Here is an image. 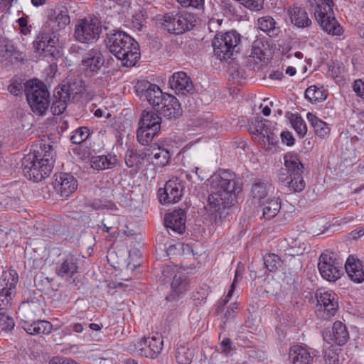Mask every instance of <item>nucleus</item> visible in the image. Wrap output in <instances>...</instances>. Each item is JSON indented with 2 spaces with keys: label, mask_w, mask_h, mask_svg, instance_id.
Listing matches in <instances>:
<instances>
[{
  "label": "nucleus",
  "mask_w": 364,
  "mask_h": 364,
  "mask_svg": "<svg viewBox=\"0 0 364 364\" xmlns=\"http://www.w3.org/2000/svg\"><path fill=\"white\" fill-rule=\"evenodd\" d=\"M241 191L242 184L236 175L229 171H223L212 177L208 205L217 213L216 217L225 218L228 210L236 202V196Z\"/></svg>",
  "instance_id": "obj_1"
},
{
  "label": "nucleus",
  "mask_w": 364,
  "mask_h": 364,
  "mask_svg": "<svg viewBox=\"0 0 364 364\" xmlns=\"http://www.w3.org/2000/svg\"><path fill=\"white\" fill-rule=\"evenodd\" d=\"M53 146L41 143L33 152L22 159V170L29 180L39 182L47 178L51 173L55 160Z\"/></svg>",
  "instance_id": "obj_2"
},
{
  "label": "nucleus",
  "mask_w": 364,
  "mask_h": 364,
  "mask_svg": "<svg viewBox=\"0 0 364 364\" xmlns=\"http://www.w3.org/2000/svg\"><path fill=\"white\" fill-rule=\"evenodd\" d=\"M55 16L50 18L42 28L33 46L36 50L44 56H54L58 52L57 44L59 42L58 31L65 28L70 22L66 9L55 11Z\"/></svg>",
  "instance_id": "obj_3"
},
{
  "label": "nucleus",
  "mask_w": 364,
  "mask_h": 364,
  "mask_svg": "<svg viewBox=\"0 0 364 364\" xmlns=\"http://www.w3.org/2000/svg\"><path fill=\"white\" fill-rule=\"evenodd\" d=\"M107 48L122 64L132 67L140 58L138 43L127 33L120 30H112L107 33L105 39Z\"/></svg>",
  "instance_id": "obj_4"
},
{
  "label": "nucleus",
  "mask_w": 364,
  "mask_h": 364,
  "mask_svg": "<svg viewBox=\"0 0 364 364\" xmlns=\"http://www.w3.org/2000/svg\"><path fill=\"white\" fill-rule=\"evenodd\" d=\"M309 6L315 7L314 16L322 28L328 34L341 36L343 28L333 16V0H309Z\"/></svg>",
  "instance_id": "obj_5"
},
{
  "label": "nucleus",
  "mask_w": 364,
  "mask_h": 364,
  "mask_svg": "<svg viewBox=\"0 0 364 364\" xmlns=\"http://www.w3.org/2000/svg\"><path fill=\"white\" fill-rule=\"evenodd\" d=\"M24 92L32 111L40 116L46 114L50 104V95L46 85L38 80L24 84Z\"/></svg>",
  "instance_id": "obj_6"
},
{
  "label": "nucleus",
  "mask_w": 364,
  "mask_h": 364,
  "mask_svg": "<svg viewBox=\"0 0 364 364\" xmlns=\"http://www.w3.org/2000/svg\"><path fill=\"white\" fill-rule=\"evenodd\" d=\"M240 35L235 31L218 33L212 42L214 53L221 60L234 58L240 50Z\"/></svg>",
  "instance_id": "obj_7"
},
{
  "label": "nucleus",
  "mask_w": 364,
  "mask_h": 364,
  "mask_svg": "<svg viewBox=\"0 0 364 364\" xmlns=\"http://www.w3.org/2000/svg\"><path fill=\"white\" fill-rule=\"evenodd\" d=\"M248 131L251 134L259 137V143L266 149L269 150L275 146L278 139V130L272 123L261 117H255L249 124Z\"/></svg>",
  "instance_id": "obj_8"
},
{
  "label": "nucleus",
  "mask_w": 364,
  "mask_h": 364,
  "mask_svg": "<svg viewBox=\"0 0 364 364\" xmlns=\"http://www.w3.org/2000/svg\"><path fill=\"white\" fill-rule=\"evenodd\" d=\"M101 32L100 21L95 16H88L77 20L74 36L78 42L90 44L97 41Z\"/></svg>",
  "instance_id": "obj_9"
},
{
  "label": "nucleus",
  "mask_w": 364,
  "mask_h": 364,
  "mask_svg": "<svg viewBox=\"0 0 364 364\" xmlns=\"http://www.w3.org/2000/svg\"><path fill=\"white\" fill-rule=\"evenodd\" d=\"M193 16L188 13H168L161 19V28L170 33L180 35L194 26Z\"/></svg>",
  "instance_id": "obj_10"
},
{
  "label": "nucleus",
  "mask_w": 364,
  "mask_h": 364,
  "mask_svg": "<svg viewBox=\"0 0 364 364\" xmlns=\"http://www.w3.org/2000/svg\"><path fill=\"white\" fill-rule=\"evenodd\" d=\"M73 91V86L67 87L66 85L57 87L54 90L53 102L50 107V111L53 115L62 114L65 110L68 102L71 97L75 101L80 100V96L84 92V88L81 87L77 92Z\"/></svg>",
  "instance_id": "obj_11"
},
{
  "label": "nucleus",
  "mask_w": 364,
  "mask_h": 364,
  "mask_svg": "<svg viewBox=\"0 0 364 364\" xmlns=\"http://www.w3.org/2000/svg\"><path fill=\"white\" fill-rule=\"evenodd\" d=\"M284 165L291 172V179L289 181L287 188L290 191H301L305 187V182L302 176L304 166L298 154H287L284 156Z\"/></svg>",
  "instance_id": "obj_12"
},
{
  "label": "nucleus",
  "mask_w": 364,
  "mask_h": 364,
  "mask_svg": "<svg viewBox=\"0 0 364 364\" xmlns=\"http://www.w3.org/2000/svg\"><path fill=\"white\" fill-rule=\"evenodd\" d=\"M318 268L321 277L329 282H335L342 274V263L336 259L333 252L322 253L319 257Z\"/></svg>",
  "instance_id": "obj_13"
},
{
  "label": "nucleus",
  "mask_w": 364,
  "mask_h": 364,
  "mask_svg": "<svg viewBox=\"0 0 364 364\" xmlns=\"http://www.w3.org/2000/svg\"><path fill=\"white\" fill-rule=\"evenodd\" d=\"M136 346L141 355L155 358L161 353L164 340L161 335L156 333L152 336L141 338L137 342Z\"/></svg>",
  "instance_id": "obj_14"
},
{
  "label": "nucleus",
  "mask_w": 364,
  "mask_h": 364,
  "mask_svg": "<svg viewBox=\"0 0 364 364\" xmlns=\"http://www.w3.org/2000/svg\"><path fill=\"white\" fill-rule=\"evenodd\" d=\"M183 185L177 178L168 181L164 188L158 191L159 199L161 203H176L183 196Z\"/></svg>",
  "instance_id": "obj_15"
},
{
  "label": "nucleus",
  "mask_w": 364,
  "mask_h": 364,
  "mask_svg": "<svg viewBox=\"0 0 364 364\" xmlns=\"http://www.w3.org/2000/svg\"><path fill=\"white\" fill-rule=\"evenodd\" d=\"M55 181L53 188L55 193L63 198H68L77 188V181L76 178L68 173H60L55 174Z\"/></svg>",
  "instance_id": "obj_16"
},
{
  "label": "nucleus",
  "mask_w": 364,
  "mask_h": 364,
  "mask_svg": "<svg viewBox=\"0 0 364 364\" xmlns=\"http://www.w3.org/2000/svg\"><path fill=\"white\" fill-rule=\"evenodd\" d=\"M191 289L189 278L182 272H178L171 283V291L166 295L165 299L168 302L177 301L183 298Z\"/></svg>",
  "instance_id": "obj_17"
},
{
  "label": "nucleus",
  "mask_w": 364,
  "mask_h": 364,
  "mask_svg": "<svg viewBox=\"0 0 364 364\" xmlns=\"http://www.w3.org/2000/svg\"><path fill=\"white\" fill-rule=\"evenodd\" d=\"M316 297L319 310L323 309L326 318L333 316L337 312L338 304L336 300V294L332 291L318 289L316 291Z\"/></svg>",
  "instance_id": "obj_18"
},
{
  "label": "nucleus",
  "mask_w": 364,
  "mask_h": 364,
  "mask_svg": "<svg viewBox=\"0 0 364 364\" xmlns=\"http://www.w3.org/2000/svg\"><path fill=\"white\" fill-rule=\"evenodd\" d=\"M105 63L104 56L98 48L87 50L82 56V65L87 73L95 74Z\"/></svg>",
  "instance_id": "obj_19"
},
{
  "label": "nucleus",
  "mask_w": 364,
  "mask_h": 364,
  "mask_svg": "<svg viewBox=\"0 0 364 364\" xmlns=\"http://www.w3.org/2000/svg\"><path fill=\"white\" fill-rule=\"evenodd\" d=\"M163 102L156 109L160 117L168 119H177L182 114L181 105L178 99L172 95H165Z\"/></svg>",
  "instance_id": "obj_20"
},
{
  "label": "nucleus",
  "mask_w": 364,
  "mask_h": 364,
  "mask_svg": "<svg viewBox=\"0 0 364 364\" xmlns=\"http://www.w3.org/2000/svg\"><path fill=\"white\" fill-rule=\"evenodd\" d=\"M169 85L178 95H186L193 90V85L185 72L174 73L169 79Z\"/></svg>",
  "instance_id": "obj_21"
},
{
  "label": "nucleus",
  "mask_w": 364,
  "mask_h": 364,
  "mask_svg": "<svg viewBox=\"0 0 364 364\" xmlns=\"http://www.w3.org/2000/svg\"><path fill=\"white\" fill-rule=\"evenodd\" d=\"M349 338L348 331L344 323L340 321L334 322L331 331L323 333V340L328 343H335L338 346L344 345Z\"/></svg>",
  "instance_id": "obj_22"
},
{
  "label": "nucleus",
  "mask_w": 364,
  "mask_h": 364,
  "mask_svg": "<svg viewBox=\"0 0 364 364\" xmlns=\"http://www.w3.org/2000/svg\"><path fill=\"white\" fill-rule=\"evenodd\" d=\"M315 356L314 350L306 346L295 345L289 350V360L292 364H313Z\"/></svg>",
  "instance_id": "obj_23"
},
{
  "label": "nucleus",
  "mask_w": 364,
  "mask_h": 364,
  "mask_svg": "<svg viewBox=\"0 0 364 364\" xmlns=\"http://www.w3.org/2000/svg\"><path fill=\"white\" fill-rule=\"evenodd\" d=\"M78 270V258L76 255L69 253L62 259L56 268V274L62 278H71Z\"/></svg>",
  "instance_id": "obj_24"
},
{
  "label": "nucleus",
  "mask_w": 364,
  "mask_h": 364,
  "mask_svg": "<svg viewBox=\"0 0 364 364\" xmlns=\"http://www.w3.org/2000/svg\"><path fill=\"white\" fill-rule=\"evenodd\" d=\"M346 272L349 277L357 283L364 281V261L355 255H350L345 264Z\"/></svg>",
  "instance_id": "obj_25"
},
{
  "label": "nucleus",
  "mask_w": 364,
  "mask_h": 364,
  "mask_svg": "<svg viewBox=\"0 0 364 364\" xmlns=\"http://www.w3.org/2000/svg\"><path fill=\"white\" fill-rule=\"evenodd\" d=\"M186 219L185 211L180 208L166 214L164 223L167 228H170L176 232L182 233L185 230Z\"/></svg>",
  "instance_id": "obj_26"
},
{
  "label": "nucleus",
  "mask_w": 364,
  "mask_h": 364,
  "mask_svg": "<svg viewBox=\"0 0 364 364\" xmlns=\"http://www.w3.org/2000/svg\"><path fill=\"white\" fill-rule=\"evenodd\" d=\"M287 14L291 23L298 28H307L311 25L307 12L301 6L294 4L288 9Z\"/></svg>",
  "instance_id": "obj_27"
},
{
  "label": "nucleus",
  "mask_w": 364,
  "mask_h": 364,
  "mask_svg": "<svg viewBox=\"0 0 364 364\" xmlns=\"http://www.w3.org/2000/svg\"><path fill=\"white\" fill-rule=\"evenodd\" d=\"M11 277V281L6 284V287L3 288L0 291V311H6L8 307L11 306L12 295L18 282V276L16 272L9 273Z\"/></svg>",
  "instance_id": "obj_28"
},
{
  "label": "nucleus",
  "mask_w": 364,
  "mask_h": 364,
  "mask_svg": "<svg viewBox=\"0 0 364 364\" xmlns=\"http://www.w3.org/2000/svg\"><path fill=\"white\" fill-rule=\"evenodd\" d=\"M90 161L91 167L97 171L113 168L118 164L117 156L111 154L93 156L90 158Z\"/></svg>",
  "instance_id": "obj_29"
},
{
  "label": "nucleus",
  "mask_w": 364,
  "mask_h": 364,
  "mask_svg": "<svg viewBox=\"0 0 364 364\" xmlns=\"http://www.w3.org/2000/svg\"><path fill=\"white\" fill-rule=\"evenodd\" d=\"M52 324L45 320H33L32 321H23V328L29 334H48L52 331Z\"/></svg>",
  "instance_id": "obj_30"
},
{
  "label": "nucleus",
  "mask_w": 364,
  "mask_h": 364,
  "mask_svg": "<svg viewBox=\"0 0 364 364\" xmlns=\"http://www.w3.org/2000/svg\"><path fill=\"white\" fill-rule=\"evenodd\" d=\"M161 123V117L152 111L144 110L139 121V127L149 129L151 132L155 131L159 132Z\"/></svg>",
  "instance_id": "obj_31"
},
{
  "label": "nucleus",
  "mask_w": 364,
  "mask_h": 364,
  "mask_svg": "<svg viewBox=\"0 0 364 364\" xmlns=\"http://www.w3.org/2000/svg\"><path fill=\"white\" fill-rule=\"evenodd\" d=\"M168 95L164 93L155 84H149L144 93V97L155 109L163 102L165 95Z\"/></svg>",
  "instance_id": "obj_32"
},
{
  "label": "nucleus",
  "mask_w": 364,
  "mask_h": 364,
  "mask_svg": "<svg viewBox=\"0 0 364 364\" xmlns=\"http://www.w3.org/2000/svg\"><path fill=\"white\" fill-rule=\"evenodd\" d=\"M306 117L317 136L321 139H326L329 136L331 128L326 122L320 119L311 112H308Z\"/></svg>",
  "instance_id": "obj_33"
},
{
  "label": "nucleus",
  "mask_w": 364,
  "mask_h": 364,
  "mask_svg": "<svg viewBox=\"0 0 364 364\" xmlns=\"http://www.w3.org/2000/svg\"><path fill=\"white\" fill-rule=\"evenodd\" d=\"M147 151L146 156H153V159H154L153 163L157 166H164L169 161L171 156L169 151L166 149L155 145L154 146H151Z\"/></svg>",
  "instance_id": "obj_34"
},
{
  "label": "nucleus",
  "mask_w": 364,
  "mask_h": 364,
  "mask_svg": "<svg viewBox=\"0 0 364 364\" xmlns=\"http://www.w3.org/2000/svg\"><path fill=\"white\" fill-rule=\"evenodd\" d=\"M259 205L263 206L264 218L268 220L275 217L281 209V202L279 198H268Z\"/></svg>",
  "instance_id": "obj_35"
},
{
  "label": "nucleus",
  "mask_w": 364,
  "mask_h": 364,
  "mask_svg": "<svg viewBox=\"0 0 364 364\" xmlns=\"http://www.w3.org/2000/svg\"><path fill=\"white\" fill-rule=\"evenodd\" d=\"M24 318L23 321H32L41 313L40 304L35 301L23 303L19 309Z\"/></svg>",
  "instance_id": "obj_36"
},
{
  "label": "nucleus",
  "mask_w": 364,
  "mask_h": 364,
  "mask_svg": "<svg viewBox=\"0 0 364 364\" xmlns=\"http://www.w3.org/2000/svg\"><path fill=\"white\" fill-rule=\"evenodd\" d=\"M257 24L259 28L266 33L269 37H275L279 34V29L275 26V21L269 16L259 18Z\"/></svg>",
  "instance_id": "obj_37"
},
{
  "label": "nucleus",
  "mask_w": 364,
  "mask_h": 364,
  "mask_svg": "<svg viewBox=\"0 0 364 364\" xmlns=\"http://www.w3.org/2000/svg\"><path fill=\"white\" fill-rule=\"evenodd\" d=\"M251 194L255 203L259 204L264 202L268 194V183L257 181L253 183Z\"/></svg>",
  "instance_id": "obj_38"
},
{
  "label": "nucleus",
  "mask_w": 364,
  "mask_h": 364,
  "mask_svg": "<svg viewBox=\"0 0 364 364\" xmlns=\"http://www.w3.org/2000/svg\"><path fill=\"white\" fill-rule=\"evenodd\" d=\"M193 351L186 343L180 344L176 350V360L178 364H191Z\"/></svg>",
  "instance_id": "obj_39"
},
{
  "label": "nucleus",
  "mask_w": 364,
  "mask_h": 364,
  "mask_svg": "<svg viewBox=\"0 0 364 364\" xmlns=\"http://www.w3.org/2000/svg\"><path fill=\"white\" fill-rule=\"evenodd\" d=\"M287 117L298 136L299 138L304 137L307 133V126L302 117L297 114L289 112L287 113Z\"/></svg>",
  "instance_id": "obj_40"
},
{
  "label": "nucleus",
  "mask_w": 364,
  "mask_h": 364,
  "mask_svg": "<svg viewBox=\"0 0 364 364\" xmlns=\"http://www.w3.org/2000/svg\"><path fill=\"white\" fill-rule=\"evenodd\" d=\"M305 97L311 102H316L325 100L326 95L324 92L323 87L311 85L306 90Z\"/></svg>",
  "instance_id": "obj_41"
},
{
  "label": "nucleus",
  "mask_w": 364,
  "mask_h": 364,
  "mask_svg": "<svg viewBox=\"0 0 364 364\" xmlns=\"http://www.w3.org/2000/svg\"><path fill=\"white\" fill-rule=\"evenodd\" d=\"M158 133L159 132H151L149 129L139 127L136 133L137 140L141 145L148 146Z\"/></svg>",
  "instance_id": "obj_42"
},
{
  "label": "nucleus",
  "mask_w": 364,
  "mask_h": 364,
  "mask_svg": "<svg viewBox=\"0 0 364 364\" xmlns=\"http://www.w3.org/2000/svg\"><path fill=\"white\" fill-rule=\"evenodd\" d=\"M264 264L269 272L277 271L282 265L280 257L274 253L266 254L263 257Z\"/></svg>",
  "instance_id": "obj_43"
},
{
  "label": "nucleus",
  "mask_w": 364,
  "mask_h": 364,
  "mask_svg": "<svg viewBox=\"0 0 364 364\" xmlns=\"http://www.w3.org/2000/svg\"><path fill=\"white\" fill-rule=\"evenodd\" d=\"M15 51L14 47L4 37L0 36V61L10 58Z\"/></svg>",
  "instance_id": "obj_44"
},
{
  "label": "nucleus",
  "mask_w": 364,
  "mask_h": 364,
  "mask_svg": "<svg viewBox=\"0 0 364 364\" xmlns=\"http://www.w3.org/2000/svg\"><path fill=\"white\" fill-rule=\"evenodd\" d=\"M90 134V129L87 127H81L73 132L70 140L73 144H80L88 138Z\"/></svg>",
  "instance_id": "obj_45"
},
{
  "label": "nucleus",
  "mask_w": 364,
  "mask_h": 364,
  "mask_svg": "<svg viewBox=\"0 0 364 364\" xmlns=\"http://www.w3.org/2000/svg\"><path fill=\"white\" fill-rule=\"evenodd\" d=\"M15 326L13 318L6 314V311L0 312V328L2 331H9Z\"/></svg>",
  "instance_id": "obj_46"
},
{
  "label": "nucleus",
  "mask_w": 364,
  "mask_h": 364,
  "mask_svg": "<svg viewBox=\"0 0 364 364\" xmlns=\"http://www.w3.org/2000/svg\"><path fill=\"white\" fill-rule=\"evenodd\" d=\"M235 349V346L229 338H225L220 345V350L218 351L223 354L225 357H230L232 355V351Z\"/></svg>",
  "instance_id": "obj_47"
},
{
  "label": "nucleus",
  "mask_w": 364,
  "mask_h": 364,
  "mask_svg": "<svg viewBox=\"0 0 364 364\" xmlns=\"http://www.w3.org/2000/svg\"><path fill=\"white\" fill-rule=\"evenodd\" d=\"M146 13L143 10H139L132 16V23L138 30H141L146 22Z\"/></svg>",
  "instance_id": "obj_48"
},
{
  "label": "nucleus",
  "mask_w": 364,
  "mask_h": 364,
  "mask_svg": "<svg viewBox=\"0 0 364 364\" xmlns=\"http://www.w3.org/2000/svg\"><path fill=\"white\" fill-rule=\"evenodd\" d=\"M177 269L171 265H166L163 267L161 279L164 284L173 280L175 275H178Z\"/></svg>",
  "instance_id": "obj_49"
},
{
  "label": "nucleus",
  "mask_w": 364,
  "mask_h": 364,
  "mask_svg": "<svg viewBox=\"0 0 364 364\" xmlns=\"http://www.w3.org/2000/svg\"><path fill=\"white\" fill-rule=\"evenodd\" d=\"M183 7H192L198 10H203L204 0H178Z\"/></svg>",
  "instance_id": "obj_50"
},
{
  "label": "nucleus",
  "mask_w": 364,
  "mask_h": 364,
  "mask_svg": "<svg viewBox=\"0 0 364 364\" xmlns=\"http://www.w3.org/2000/svg\"><path fill=\"white\" fill-rule=\"evenodd\" d=\"M291 179V172L286 167L282 168L278 174L279 182L284 186L287 187L289 185V181Z\"/></svg>",
  "instance_id": "obj_51"
},
{
  "label": "nucleus",
  "mask_w": 364,
  "mask_h": 364,
  "mask_svg": "<svg viewBox=\"0 0 364 364\" xmlns=\"http://www.w3.org/2000/svg\"><path fill=\"white\" fill-rule=\"evenodd\" d=\"M9 92L15 96L21 95L23 91V85L21 82L16 80H12L10 85L8 86Z\"/></svg>",
  "instance_id": "obj_52"
},
{
  "label": "nucleus",
  "mask_w": 364,
  "mask_h": 364,
  "mask_svg": "<svg viewBox=\"0 0 364 364\" xmlns=\"http://www.w3.org/2000/svg\"><path fill=\"white\" fill-rule=\"evenodd\" d=\"M236 279H237V275H235V279H234L233 282L232 283L230 289L227 296H225V299L218 306L217 310H216L217 313H219L220 311H223L224 306L228 304L229 299L232 296L233 291H234V287H235Z\"/></svg>",
  "instance_id": "obj_53"
},
{
  "label": "nucleus",
  "mask_w": 364,
  "mask_h": 364,
  "mask_svg": "<svg viewBox=\"0 0 364 364\" xmlns=\"http://www.w3.org/2000/svg\"><path fill=\"white\" fill-rule=\"evenodd\" d=\"M353 88L358 97L364 99V81L360 79L355 80Z\"/></svg>",
  "instance_id": "obj_54"
},
{
  "label": "nucleus",
  "mask_w": 364,
  "mask_h": 364,
  "mask_svg": "<svg viewBox=\"0 0 364 364\" xmlns=\"http://www.w3.org/2000/svg\"><path fill=\"white\" fill-rule=\"evenodd\" d=\"M237 306L236 305V304H230V306L227 309V311L225 314V316H224V318L225 319V321H223L224 324L225 323L226 321L232 319L235 317L236 314H237Z\"/></svg>",
  "instance_id": "obj_55"
},
{
  "label": "nucleus",
  "mask_w": 364,
  "mask_h": 364,
  "mask_svg": "<svg viewBox=\"0 0 364 364\" xmlns=\"http://www.w3.org/2000/svg\"><path fill=\"white\" fill-rule=\"evenodd\" d=\"M282 141L287 146H291L294 143V139L289 132H283L281 133Z\"/></svg>",
  "instance_id": "obj_56"
},
{
  "label": "nucleus",
  "mask_w": 364,
  "mask_h": 364,
  "mask_svg": "<svg viewBox=\"0 0 364 364\" xmlns=\"http://www.w3.org/2000/svg\"><path fill=\"white\" fill-rule=\"evenodd\" d=\"M326 364H337L338 362V355L335 353L326 352L324 354Z\"/></svg>",
  "instance_id": "obj_57"
},
{
  "label": "nucleus",
  "mask_w": 364,
  "mask_h": 364,
  "mask_svg": "<svg viewBox=\"0 0 364 364\" xmlns=\"http://www.w3.org/2000/svg\"><path fill=\"white\" fill-rule=\"evenodd\" d=\"M67 87H71V86H73V88H74V91L75 92H77L80 91V88L81 87H83L84 88V92L82 94V95L80 96V100L84 97V96L86 94V89H85V86L82 85V82H79V83H77V82H74L73 84H69L68 85H66Z\"/></svg>",
  "instance_id": "obj_58"
},
{
  "label": "nucleus",
  "mask_w": 364,
  "mask_h": 364,
  "mask_svg": "<svg viewBox=\"0 0 364 364\" xmlns=\"http://www.w3.org/2000/svg\"><path fill=\"white\" fill-rule=\"evenodd\" d=\"M136 157L132 154H126L125 156V163L127 166L129 168H132L135 165V160Z\"/></svg>",
  "instance_id": "obj_59"
},
{
  "label": "nucleus",
  "mask_w": 364,
  "mask_h": 364,
  "mask_svg": "<svg viewBox=\"0 0 364 364\" xmlns=\"http://www.w3.org/2000/svg\"><path fill=\"white\" fill-rule=\"evenodd\" d=\"M353 239H358L360 237L364 235V228L362 227L358 228L350 233Z\"/></svg>",
  "instance_id": "obj_60"
},
{
  "label": "nucleus",
  "mask_w": 364,
  "mask_h": 364,
  "mask_svg": "<svg viewBox=\"0 0 364 364\" xmlns=\"http://www.w3.org/2000/svg\"><path fill=\"white\" fill-rule=\"evenodd\" d=\"M92 206L94 209L98 210V209H103V208H108L109 205L107 204L105 202L103 203L100 200H95L93 201Z\"/></svg>",
  "instance_id": "obj_61"
},
{
  "label": "nucleus",
  "mask_w": 364,
  "mask_h": 364,
  "mask_svg": "<svg viewBox=\"0 0 364 364\" xmlns=\"http://www.w3.org/2000/svg\"><path fill=\"white\" fill-rule=\"evenodd\" d=\"M282 77L283 73L280 70L274 71L269 75V77L272 80H281Z\"/></svg>",
  "instance_id": "obj_62"
},
{
  "label": "nucleus",
  "mask_w": 364,
  "mask_h": 364,
  "mask_svg": "<svg viewBox=\"0 0 364 364\" xmlns=\"http://www.w3.org/2000/svg\"><path fill=\"white\" fill-rule=\"evenodd\" d=\"M70 327L73 328V331L76 333H82L85 329L83 325L78 323L73 324Z\"/></svg>",
  "instance_id": "obj_63"
},
{
  "label": "nucleus",
  "mask_w": 364,
  "mask_h": 364,
  "mask_svg": "<svg viewBox=\"0 0 364 364\" xmlns=\"http://www.w3.org/2000/svg\"><path fill=\"white\" fill-rule=\"evenodd\" d=\"M252 52V55L255 54L257 55V58H258L259 60H262V56L264 55L262 51L259 48H256L255 47H253Z\"/></svg>",
  "instance_id": "obj_64"
}]
</instances>
